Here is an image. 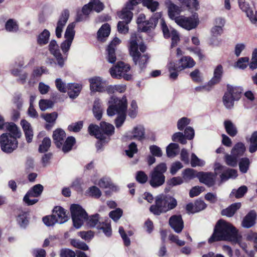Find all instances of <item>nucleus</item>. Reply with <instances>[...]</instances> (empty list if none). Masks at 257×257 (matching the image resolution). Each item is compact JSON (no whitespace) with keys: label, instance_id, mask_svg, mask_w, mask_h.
<instances>
[{"label":"nucleus","instance_id":"nucleus-35","mask_svg":"<svg viewBox=\"0 0 257 257\" xmlns=\"http://www.w3.org/2000/svg\"><path fill=\"white\" fill-rule=\"evenodd\" d=\"M160 25L164 37L166 39L170 38L172 35L173 30H176L171 27H169L163 19H160Z\"/></svg>","mask_w":257,"mask_h":257},{"label":"nucleus","instance_id":"nucleus-23","mask_svg":"<svg viewBox=\"0 0 257 257\" xmlns=\"http://www.w3.org/2000/svg\"><path fill=\"white\" fill-rule=\"evenodd\" d=\"M133 9L130 5H127L125 8L118 13L119 18L122 20V22H125L126 24H128L131 22L133 18V13L131 10Z\"/></svg>","mask_w":257,"mask_h":257},{"label":"nucleus","instance_id":"nucleus-19","mask_svg":"<svg viewBox=\"0 0 257 257\" xmlns=\"http://www.w3.org/2000/svg\"><path fill=\"white\" fill-rule=\"evenodd\" d=\"M169 224L177 233L181 232L184 227L183 221L180 215L171 216L169 219Z\"/></svg>","mask_w":257,"mask_h":257},{"label":"nucleus","instance_id":"nucleus-64","mask_svg":"<svg viewBox=\"0 0 257 257\" xmlns=\"http://www.w3.org/2000/svg\"><path fill=\"white\" fill-rule=\"evenodd\" d=\"M98 185L101 188H112L113 186L110 180L108 178H102L98 182Z\"/></svg>","mask_w":257,"mask_h":257},{"label":"nucleus","instance_id":"nucleus-45","mask_svg":"<svg viewBox=\"0 0 257 257\" xmlns=\"http://www.w3.org/2000/svg\"><path fill=\"white\" fill-rule=\"evenodd\" d=\"M257 150V132H254L250 138L249 151L252 153Z\"/></svg>","mask_w":257,"mask_h":257},{"label":"nucleus","instance_id":"nucleus-21","mask_svg":"<svg viewBox=\"0 0 257 257\" xmlns=\"http://www.w3.org/2000/svg\"><path fill=\"white\" fill-rule=\"evenodd\" d=\"M161 14L160 13H157L155 15V17H152L149 20L146 21L143 23V25H140L139 29L142 31L147 32L151 28H154L156 26L157 23L158 19L161 18Z\"/></svg>","mask_w":257,"mask_h":257},{"label":"nucleus","instance_id":"nucleus-34","mask_svg":"<svg viewBox=\"0 0 257 257\" xmlns=\"http://www.w3.org/2000/svg\"><path fill=\"white\" fill-rule=\"evenodd\" d=\"M87 221V224L90 227H96L97 229L99 228L102 222L99 220V215L96 214L90 216L89 217H87L86 219Z\"/></svg>","mask_w":257,"mask_h":257},{"label":"nucleus","instance_id":"nucleus-60","mask_svg":"<svg viewBox=\"0 0 257 257\" xmlns=\"http://www.w3.org/2000/svg\"><path fill=\"white\" fill-rule=\"evenodd\" d=\"M227 92L230 93L233 98L237 100L240 98L241 89L236 87H228Z\"/></svg>","mask_w":257,"mask_h":257},{"label":"nucleus","instance_id":"nucleus-7","mask_svg":"<svg viewBox=\"0 0 257 257\" xmlns=\"http://www.w3.org/2000/svg\"><path fill=\"white\" fill-rule=\"evenodd\" d=\"M166 164L164 163L158 165L150 175V184L153 187H158L162 185L165 180L164 173L167 170Z\"/></svg>","mask_w":257,"mask_h":257},{"label":"nucleus","instance_id":"nucleus-12","mask_svg":"<svg viewBox=\"0 0 257 257\" xmlns=\"http://www.w3.org/2000/svg\"><path fill=\"white\" fill-rule=\"evenodd\" d=\"M43 186L41 184H37L30 189L24 197V201L29 205L35 204L38 201L37 199H31V197H38L40 196L43 191Z\"/></svg>","mask_w":257,"mask_h":257},{"label":"nucleus","instance_id":"nucleus-47","mask_svg":"<svg viewBox=\"0 0 257 257\" xmlns=\"http://www.w3.org/2000/svg\"><path fill=\"white\" fill-rule=\"evenodd\" d=\"M66 56H63L60 52L53 55L56 59V64H57L59 67L63 68L65 64V62L67 60V55L65 54Z\"/></svg>","mask_w":257,"mask_h":257},{"label":"nucleus","instance_id":"nucleus-48","mask_svg":"<svg viewBox=\"0 0 257 257\" xmlns=\"http://www.w3.org/2000/svg\"><path fill=\"white\" fill-rule=\"evenodd\" d=\"M90 5L92 10L99 13L104 9V5L99 0H91Z\"/></svg>","mask_w":257,"mask_h":257},{"label":"nucleus","instance_id":"nucleus-11","mask_svg":"<svg viewBox=\"0 0 257 257\" xmlns=\"http://www.w3.org/2000/svg\"><path fill=\"white\" fill-rule=\"evenodd\" d=\"M75 23L73 22L69 24L66 28L64 34L65 40L61 44V49L64 55L67 54L74 39L75 33Z\"/></svg>","mask_w":257,"mask_h":257},{"label":"nucleus","instance_id":"nucleus-2","mask_svg":"<svg viewBox=\"0 0 257 257\" xmlns=\"http://www.w3.org/2000/svg\"><path fill=\"white\" fill-rule=\"evenodd\" d=\"M108 107L107 109V114L112 116L117 114L115 119V124L117 128L120 127L123 123L126 117L127 101L125 97L118 99L111 97L108 101Z\"/></svg>","mask_w":257,"mask_h":257},{"label":"nucleus","instance_id":"nucleus-17","mask_svg":"<svg viewBox=\"0 0 257 257\" xmlns=\"http://www.w3.org/2000/svg\"><path fill=\"white\" fill-rule=\"evenodd\" d=\"M69 17V12L68 10H64L61 14L56 28V35L58 38L62 36L63 29L68 21Z\"/></svg>","mask_w":257,"mask_h":257},{"label":"nucleus","instance_id":"nucleus-28","mask_svg":"<svg viewBox=\"0 0 257 257\" xmlns=\"http://www.w3.org/2000/svg\"><path fill=\"white\" fill-rule=\"evenodd\" d=\"M195 64L193 59L189 56H183L179 61L178 68L183 70L186 68L193 67Z\"/></svg>","mask_w":257,"mask_h":257},{"label":"nucleus","instance_id":"nucleus-57","mask_svg":"<svg viewBox=\"0 0 257 257\" xmlns=\"http://www.w3.org/2000/svg\"><path fill=\"white\" fill-rule=\"evenodd\" d=\"M197 174L192 169H187L183 173V178L186 181H189L197 177Z\"/></svg>","mask_w":257,"mask_h":257},{"label":"nucleus","instance_id":"nucleus-6","mask_svg":"<svg viewBox=\"0 0 257 257\" xmlns=\"http://www.w3.org/2000/svg\"><path fill=\"white\" fill-rule=\"evenodd\" d=\"M177 204V200L174 198L160 195L156 197L155 204L150 207V210L155 215H160L174 209Z\"/></svg>","mask_w":257,"mask_h":257},{"label":"nucleus","instance_id":"nucleus-38","mask_svg":"<svg viewBox=\"0 0 257 257\" xmlns=\"http://www.w3.org/2000/svg\"><path fill=\"white\" fill-rule=\"evenodd\" d=\"M168 70L170 72V78L172 79H176L178 76V71H180L178 66L172 61H170L168 65Z\"/></svg>","mask_w":257,"mask_h":257},{"label":"nucleus","instance_id":"nucleus-4","mask_svg":"<svg viewBox=\"0 0 257 257\" xmlns=\"http://www.w3.org/2000/svg\"><path fill=\"white\" fill-rule=\"evenodd\" d=\"M181 4V7H179L168 0L166 2L168 8V15L169 17L176 22V18L180 13L183 11V9L187 10L191 13H194L200 9V4L198 0H178Z\"/></svg>","mask_w":257,"mask_h":257},{"label":"nucleus","instance_id":"nucleus-1","mask_svg":"<svg viewBox=\"0 0 257 257\" xmlns=\"http://www.w3.org/2000/svg\"><path fill=\"white\" fill-rule=\"evenodd\" d=\"M0 130H6L9 132L1 135L0 145L3 152L11 153L18 148L17 139L21 137V132L14 123L1 125Z\"/></svg>","mask_w":257,"mask_h":257},{"label":"nucleus","instance_id":"nucleus-8","mask_svg":"<svg viewBox=\"0 0 257 257\" xmlns=\"http://www.w3.org/2000/svg\"><path fill=\"white\" fill-rule=\"evenodd\" d=\"M70 211L74 226L76 228H79L87 218V213L78 204H72L70 207Z\"/></svg>","mask_w":257,"mask_h":257},{"label":"nucleus","instance_id":"nucleus-51","mask_svg":"<svg viewBox=\"0 0 257 257\" xmlns=\"http://www.w3.org/2000/svg\"><path fill=\"white\" fill-rule=\"evenodd\" d=\"M70 243L74 247L83 250H87L89 248L88 245L85 243L78 239H71Z\"/></svg>","mask_w":257,"mask_h":257},{"label":"nucleus","instance_id":"nucleus-54","mask_svg":"<svg viewBox=\"0 0 257 257\" xmlns=\"http://www.w3.org/2000/svg\"><path fill=\"white\" fill-rule=\"evenodd\" d=\"M238 3L239 8L242 12L245 13V15L249 12L253 7V6L250 5L245 0H238Z\"/></svg>","mask_w":257,"mask_h":257},{"label":"nucleus","instance_id":"nucleus-50","mask_svg":"<svg viewBox=\"0 0 257 257\" xmlns=\"http://www.w3.org/2000/svg\"><path fill=\"white\" fill-rule=\"evenodd\" d=\"M51 141L49 138L46 137L44 138L42 144L40 145L39 151L41 153H44L48 151L51 146Z\"/></svg>","mask_w":257,"mask_h":257},{"label":"nucleus","instance_id":"nucleus-10","mask_svg":"<svg viewBox=\"0 0 257 257\" xmlns=\"http://www.w3.org/2000/svg\"><path fill=\"white\" fill-rule=\"evenodd\" d=\"M175 23L187 30H191L197 27L199 21L198 15L195 14L190 17L180 16L176 18Z\"/></svg>","mask_w":257,"mask_h":257},{"label":"nucleus","instance_id":"nucleus-55","mask_svg":"<svg viewBox=\"0 0 257 257\" xmlns=\"http://www.w3.org/2000/svg\"><path fill=\"white\" fill-rule=\"evenodd\" d=\"M249 68L254 70L257 68V48H255L252 53L250 61H248Z\"/></svg>","mask_w":257,"mask_h":257},{"label":"nucleus","instance_id":"nucleus-56","mask_svg":"<svg viewBox=\"0 0 257 257\" xmlns=\"http://www.w3.org/2000/svg\"><path fill=\"white\" fill-rule=\"evenodd\" d=\"M247 188L245 186L240 187L237 190L233 189L231 194V196H234L236 198H239L242 197L246 192Z\"/></svg>","mask_w":257,"mask_h":257},{"label":"nucleus","instance_id":"nucleus-3","mask_svg":"<svg viewBox=\"0 0 257 257\" xmlns=\"http://www.w3.org/2000/svg\"><path fill=\"white\" fill-rule=\"evenodd\" d=\"M237 232V229L231 224L220 219L218 221L214 233L209 238L208 242L212 243L218 240L231 241Z\"/></svg>","mask_w":257,"mask_h":257},{"label":"nucleus","instance_id":"nucleus-29","mask_svg":"<svg viewBox=\"0 0 257 257\" xmlns=\"http://www.w3.org/2000/svg\"><path fill=\"white\" fill-rule=\"evenodd\" d=\"M92 111L94 117L97 119L100 120L102 115L103 108L101 100L96 98L94 101Z\"/></svg>","mask_w":257,"mask_h":257},{"label":"nucleus","instance_id":"nucleus-5","mask_svg":"<svg viewBox=\"0 0 257 257\" xmlns=\"http://www.w3.org/2000/svg\"><path fill=\"white\" fill-rule=\"evenodd\" d=\"M139 40L138 39L136 34L132 35L130 41V53L133 57L134 62L136 65H138L140 68H143L147 62L149 56L147 54L141 55L138 51V48L140 51L144 53L146 49V47L143 44L138 45Z\"/></svg>","mask_w":257,"mask_h":257},{"label":"nucleus","instance_id":"nucleus-44","mask_svg":"<svg viewBox=\"0 0 257 257\" xmlns=\"http://www.w3.org/2000/svg\"><path fill=\"white\" fill-rule=\"evenodd\" d=\"M75 143V139L74 137H69L67 138L64 143V145L63 146V151L65 153H66L70 151Z\"/></svg>","mask_w":257,"mask_h":257},{"label":"nucleus","instance_id":"nucleus-61","mask_svg":"<svg viewBox=\"0 0 257 257\" xmlns=\"http://www.w3.org/2000/svg\"><path fill=\"white\" fill-rule=\"evenodd\" d=\"M122 215V210L120 208H117L110 211L109 213V217L115 222L118 221Z\"/></svg>","mask_w":257,"mask_h":257},{"label":"nucleus","instance_id":"nucleus-52","mask_svg":"<svg viewBox=\"0 0 257 257\" xmlns=\"http://www.w3.org/2000/svg\"><path fill=\"white\" fill-rule=\"evenodd\" d=\"M50 36V33L47 30H44L38 36V42L39 44H46L48 43Z\"/></svg>","mask_w":257,"mask_h":257},{"label":"nucleus","instance_id":"nucleus-36","mask_svg":"<svg viewBox=\"0 0 257 257\" xmlns=\"http://www.w3.org/2000/svg\"><path fill=\"white\" fill-rule=\"evenodd\" d=\"M245 151V147L244 144L242 143H238L232 148L231 154L239 158L243 155Z\"/></svg>","mask_w":257,"mask_h":257},{"label":"nucleus","instance_id":"nucleus-62","mask_svg":"<svg viewBox=\"0 0 257 257\" xmlns=\"http://www.w3.org/2000/svg\"><path fill=\"white\" fill-rule=\"evenodd\" d=\"M39 107L41 110L45 111L47 109L51 108L53 105L52 101L47 99H41L39 101Z\"/></svg>","mask_w":257,"mask_h":257},{"label":"nucleus","instance_id":"nucleus-25","mask_svg":"<svg viewBox=\"0 0 257 257\" xmlns=\"http://www.w3.org/2000/svg\"><path fill=\"white\" fill-rule=\"evenodd\" d=\"M82 85L78 83H71L68 84V93L71 98H75L79 94Z\"/></svg>","mask_w":257,"mask_h":257},{"label":"nucleus","instance_id":"nucleus-16","mask_svg":"<svg viewBox=\"0 0 257 257\" xmlns=\"http://www.w3.org/2000/svg\"><path fill=\"white\" fill-rule=\"evenodd\" d=\"M145 133L144 127L141 125H138L128 132L125 137L130 140L142 141L145 138Z\"/></svg>","mask_w":257,"mask_h":257},{"label":"nucleus","instance_id":"nucleus-30","mask_svg":"<svg viewBox=\"0 0 257 257\" xmlns=\"http://www.w3.org/2000/svg\"><path fill=\"white\" fill-rule=\"evenodd\" d=\"M100 128L101 131L104 133L103 134L104 136L106 138H109V137L114 132V126L105 121H102L100 123Z\"/></svg>","mask_w":257,"mask_h":257},{"label":"nucleus","instance_id":"nucleus-14","mask_svg":"<svg viewBox=\"0 0 257 257\" xmlns=\"http://www.w3.org/2000/svg\"><path fill=\"white\" fill-rule=\"evenodd\" d=\"M105 80L101 77L95 76L89 79L90 89L92 92H103L105 91Z\"/></svg>","mask_w":257,"mask_h":257},{"label":"nucleus","instance_id":"nucleus-58","mask_svg":"<svg viewBox=\"0 0 257 257\" xmlns=\"http://www.w3.org/2000/svg\"><path fill=\"white\" fill-rule=\"evenodd\" d=\"M246 16L251 24H256L257 23V11L254 7L248 12Z\"/></svg>","mask_w":257,"mask_h":257},{"label":"nucleus","instance_id":"nucleus-39","mask_svg":"<svg viewBox=\"0 0 257 257\" xmlns=\"http://www.w3.org/2000/svg\"><path fill=\"white\" fill-rule=\"evenodd\" d=\"M179 152V145L175 143L170 144L166 149L167 155L169 157H175L178 154Z\"/></svg>","mask_w":257,"mask_h":257},{"label":"nucleus","instance_id":"nucleus-43","mask_svg":"<svg viewBox=\"0 0 257 257\" xmlns=\"http://www.w3.org/2000/svg\"><path fill=\"white\" fill-rule=\"evenodd\" d=\"M223 103L227 108H230L233 106L234 101L235 100L230 93L226 92L223 98Z\"/></svg>","mask_w":257,"mask_h":257},{"label":"nucleus","instance_id":"nucleus-33","mask_svg":"<svg viewBox=\"0 0 257 257\" xmlns=\"http://www.w3.org/2000/svg\"><path fill=\"white\" fill-rule=\"evenodd\" d=\"M240 206L241 204L240 203H234L226 209H223L221 213L223 215H225L227 217H231L234 214L237 210L240 208Z\"/></svg>","mask_w":257,"mask_h":257},{"label":"nucleus","instance_id":"nucleus-27","mask_svg":"<svg viewBox=\"0 0 257 257\" xmlns=\"http://www.w3.org/2000/svg\"><path fill=\"white\" fill-rule=\"evenodd\" d=\"M222 74V66L221 65L217 66L214 70L213 77L209 81L208 85L212 86L219 83L221 80Z\"/></svg>","mask_w":257,"mask_h":257},{"label":"nucleus","instance_id":"nucleus-9","mask_svg":"<svg viewBox=\"0 0 257 257\" xmlns=\"http://www.w3.org/2000/svg\"><path fill=\"white\" fill-rule=\"evenodd\" d=\"M130 70V66L122 62H118L117 64L109 69V72L112 77L114 78H123L128 80L132 76L128 73Z\"/></svg>","mask_w":257,"mask_h":257},{"label":"nucleus","instance_id":"nucleus-42","mask_svg":"<svg viewBox=\"0 0 257 257\" xmlns=\"http://www.w3.org/2000/svg\"><path fill=\"white\" fill-rule=\"evenodd\" d=\"M98 229L102 230L106 236H110L111 235L112 230L110 223L108 220L102 222Z\"/></svg>","mask_w":257,"mask_h":257},{"label":"nucleus","instance_id":"nucleus-24","mask_svg":"<svg viewBox=\"0 0 257 257\" xmlns=\"http://www.w3.org/2000/svg\"><path fill=\"white\" fill-rule=\"evenodd\" d=\"M65 138L66 134L61 128H58L54 131L53 139L57 147L60 148L62 146Z\"/></svg>","mask_w":257,"mask_h":257},{"label":"nucleus","instance_id":"nucleus-15","mask_svg":"<svg viewBox=\"0 0 257 257\" xmlns=\"http://www.w3.org/2000/svg\"><path fill=\"white\" fill-rule=\"evenodd\" d=\"M121 41L117 38H114L107 46L106 50L105 58L110 63H113L116 61L115 50L116 46L120 43Z\"/></svg>","mask_w":257,"mask_h":257},{"label":"nucleus","instance_id":"nucleus-18","mask_svg":"<svg viewBox=\"0 0 257 257\" xmlns=\"http://www.w3.org/2000/svg\"><path fill=\"white\" fill-rule=\"evenodd\" d=\"M197 177L199 179L200 182L208 186H212L214 184L215 175L211 173L199 172L197 173Z\"/></svg>","mask_w":257,"mask_h":257},{"label":"nucleus","instance_id":"nucleus-53","mask_svg":"<svg viewBox=\"0 0 257 257\" xmlns=\"http://www.w3.org/2000/svg\"><path fill=\"white\" fill-rule=\"evenodd\" d=\"M249 60V58L247 57L240 58L235 64L234 66L240 69H244L248 66Z\"/></svg>","mask_w":257,"mask_h":257},{"label":"nucleus","instance_id":"nucleus-31","mask_svg":"<svg viewBox=\"0 0 257 257\" xmlns=\"http://www.w3.org/2000/svg\"><path fill=\"white\" fill-rule=\"evenodd\" d=\"M110 32V28L108 24H104L97 32L98 39L100 41H104L105 38L107 37Z\"/></svg>","mask_w":257,"mask_h":257},{"label":"nucleus","instance_id":"nucleus-20","mask_svg":"<svg viewBox=\"0 0 257 257\" xmlns=\"http://www.w3.org/2000/svg\"><path fill=\"white\" fill-rule=\"evenodd\" d=\"M52 214L57 223L62 224L66 222L68 220V217L66 214V212L64 209L61 207H55L53 209Z\"/></svg>","mask_w":257,"mask_h":257},{"label":"nucleus","instance_id":"nucleus-37","mask_svg":"<svg viewBox=\"0 0 257 257\" xmlns=\"http://www.w3.org/2000/svg\"><path fill=\"white\" fill-rule=\"evenodd\" d=\"M237 176V172L236 170L228 169L220 175L222 181H226L229 179L235 178Z\"/></svg>","mask_w":257,"mask_h":257},{"label":"nucleus","instance_id":"nucleus-63","mask_svg":"<svg viewBox=\"0 0 257 257\" xmlns=\"http://www.w3.org/2000/svg\"><path fill=\"white\" fill-rule=\"evenodd\" d=\"M55 85L57 89L61 92H66L68 89V85L66 84L60 78H57L55 80Z\"/></svg>","mask_w":257,"mask_h":257},{"label":"nucleus","instance_id":"nucleus-13","mask_svg":"<svg viewBox=\"0 0 257 257\" xmlns=\"http://www.w3.org/2000/svg\"><path fill=\"white\" fill-rule=\"evenodd\" d=\"M88 132L90 135L95 136L96 138L99 141L96 144L98 149H100L102 143H107L110 140V138L105 137L99 131V128L98 125L93 124H90L88 127Z\"/></svg>","mask_w":257,"mask_h":257},{"label":"nucleus","instance_id":"nucleus-41","mask_svg":"<svg viewBox=\"0 0 257 257\" xmlns=\"http://www.w3.org/2000/svg\"><path fill=\"white\" fill-rule=\"evenodd\" d=\"M6 30L10 32H16L19 29L17 22L13 19L9 20L5 25Z\"/></svg>","mask_w":257,"mask_h":257},{"label":"nucleus","instance_id":"nucleus-26","mask_svg":"<svg viewBox=\"0 0 257 257\" xmlns=\"http://www.w3.org/2000/svg\"><path fill=\"white\" fill-rule=\"evenodd\" d=\"M256 217V214L254 211H250L248 214L244 217L242 222V226L245 228H250L255 223V220Z\"/></svg>","mask_w":257,"mask_h":257},{"label":"nucleus","instance_id":"nucleus-59","mask_svg":"<svg viewBox=\"0 0 257 257\" xmlns=\"http://www.w3.org/2000/svg\"><path fill=\"white\" fill-rule=\"evenodd\" d=\"M249 163V160L248 158H244L241 159L239 163L240 171L243 173H246L248 169Z\"/></svg>","mask_w":257,"mask_h":257},{"label":"nucleus","instance_id":"nucleus-22","mask_svg":"<svg viewBox=\"0 0 257 257\" xmlns=\"http://www.w3.org/2000/svg\"><path fill=\"white\" fill-rule=\"evenodd\" d=\"M21 125L25 133V137L28 143H31L33 138V131L31 124L26 120L22 119Z\"/></svg>","mask_w":257,"mask_h":257},{"label":"nucleus","instance_id":"nucleus-49","mask_svg":"<svg viewBox=\"0 0 257 257\" xmlns=\"http://www.w3.org/2000/svg\"><path fill=\"white\" fill-rule=\"evenodd\" d=\"M238 157L231 155L226 154L225 156V161L226 164L231 167H235L237 166L238 162Z\"/></svg>","mask_w":257,"mask_h":257},{"label":"nucleus","instance_id":"nucleus-46","mask_svg":"<svg viewBox=\"0 0 257 257\" xmlns=\"http://www.w3.org/2000/svg\"><path fill=\"white\" fill-rule=\"evenodd\" d=\"M143 5L152 12H154L157 10L159 6V3L154 0H144Z\"/></svg>","mask_w":257,"mask_h":257},{"label":"nucleus","instance_id":"nucleus-40","mask_svg":"<svg viewBox=\"0 0 257 257\" xmlns=\"http://www.w3.org/2000/svg\"><path fill=\"white\" fill-rule=\"evenodd\" d=\"M231 241L233 243L238 244L240 247L244 250V251L245 250H247V243L245 242L241 235L239 234L238 232L237 233Z\"/></svg>","mask_w":257,"mask_h":257},{"label":"nucleus","instance_id":"nucleus-32","mask_svg":"<svg viewBox=\"0 0 257 257\" xmlns=\"http://www.w3.org/2000/svg\"><path fill=\"white\" fill-rule=\"evenodd\" d=\"M226 133L231 137L235 136L237 133L235 124L230 120H225L223 123Z\"/></svg>","mask_w":257,"mask_h":257}]
</instances>
